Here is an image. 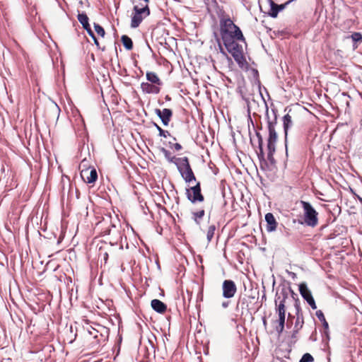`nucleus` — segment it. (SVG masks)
<instances>
[{
    "instance_id": "nucleus-1",
    "label": "nucleus",
    "mask_w": 362,
    "mask_h": 362,
    "mask_svg": "<svg viewBox=\"0 0 362 362\" xmlns=\"http://www.w3.org/2000/svg\"><path fill=\"white\" fill-rule=\"evenodd\" d=\"M296 294L290 288H282L276 295L275 304L279 317H285L286 310H288V317H297L300 315V303L296 298Z\"/></svg>"
},
{
    "instance_id": "nucleus-2",
    "label": "nucleus",
    "mask_w": 362,
    "mask_h": 362,
    "mask_svg": "<svg viewBox=\"0 0 362 362\" xmlns=\"http://www.w3.org/2000/svg\"><path fill=\"white\" fill-rule=\"evenodd\" d=\"M83 329L92 336L93 341L89 344V348L95 351H98L105 345L108 341L110 329L106 326L95 322H90L87 318H81Z\"/></svg>"
},
{
    "instance_id": "nucleus-3",
    "label": "nucleus",
    "mask_w": 362,
    "mask_h": 362,
    "mask_svg": "<svg viewBox=\"0 0 362 362\" xmlns=\"http://www.w3.org/2000/svg\"><path fill=\"white\" fill-rule=\"evenodd\" d=\"M220 33L223 42L232 40H241L242 42L245 43L242 31L229 18L221 19Z\"/></svg>"
},
{
    "instance_id": "nucleus-4",
    "label": "nucleus",
    "mask_w": 362,
    "mask_h": 362,
    "mask_svg": "<svg viewBox=\"0 0 362 362\" xmlns=\"http://www.w3.org/2000/svg\"><path fill=\"white\" fill-rule=\"evenodd\" d=\"M266 106H267L266 105ZM266 117H267V129L269 132V136L267 139V159L272 163L274 164L275 160L274 158V153L276 151V144L277 141V133L275 130V126L277 123V119L276 114L274 115V119L271 120L269 117L268 107L266 110Z\"/></svg>"
},
{
    "instance_id": "nucleus-5",
    "label": "nucleus",
    "mask_w": 362,
    "mask_h": 362,
    "mask_svg": "<svg viewBox=\"0 0 362 362\" xmlns=\"http://www.w3.org/2000/svg\"><path fill=\"white\" fill-rule=\"evenodd\" d=\"M239 41H241V40H232L224 42L223 45L227 51L231 54L239 66L243 68L247 65V62L244 56L243 45L240 44Z\"/></svg>"
},
{
    "instance_id": "nucleus-6",
    "label": "nucleus",
    "mask_w": 362,
    "mask_h": 362,
    "mask_svg": "<svg viewBox=\"0 0 362 362\" xmlns=\"http://www.w3.org/2000/svg\"><path fill=\"white\" fill-rule=\"evenodd\" d=\"M175 164L186 182L196 181V177L187 157L178 158L175 160Z\"/></svg>"
},
{
    "instance_id": "nucleus-7",
    "label": "nucleus",
    "mask_w": 362,
    "mask_h": 362,
    "mask_svg": "<svg viewBox=\"0 0 362 362\" xmlns=\"http://www.w3.org/2000/svg\"><path fill=\"white\" fill-rule=\"evenodd\" d=\"M300 204L303 209L305 223L308 226H316L318 223L317 212L308 202L300 201Z\"/></svg>"
},
{
    "instance_id": "nucleus-8",
    "label": "nucleus",
    "mask_w": 362,
    "mask_h": 362,
    "mask_svg": "<svg viewBox=\"0 0 362 362\" xmlns=\"http://www.w3.org/2000/svg\"><path fill=\"white\" fill-rule=\"evenodd\" d=\"M134 13L132 17L131 27L136 28L140 25L145 17L150 15V9L147 5H145L142 8H139L138 6H134Z\"/></svg>"
},
{
    "instance_id": "nucleus-9",
    "label": "nucleus",
    "mask_w": 362,
    "mask_h": 362,
    "mask_svg": "<svg viewBox=\"0 0 362 362\" xmlns=\"http://www.w3.org/2000/svg\"><path fill=\"white\" fill-rule=\"evenodd\" d=\"M187 199L192 203L204 201V196L201 193L200 183L197 182L194 186L186 189Z\"/></svg>"
},
{
    "instance_id": "nucleus-10",
    "label": "nucleus",
    "mask_w": 362,
    "mask_h": 362,
    "mask_svg": "<svg viewBox=\"0 0 362 362\" xmlns=\"http://www.w3.org/2000/svg\"><path fill=\"white\" fill-rule=\"evenodd\" d=\"M299 291L302 297L307 301L311 308L315 310L317 308L315 301L305 283H302L299 285Z\"/></svg>"
},
{
    "instance_id": "nucleus-11",
    "label": "nucleus",
    "mask_w": 362,
    "mask_h": 362,
    "mask_svg": "<svg viewBox=\"0 0 362 362\" xmlns=\"http://www.w3.org/2000/svg\"><path fill=\"white\" fill-rule=\"evenodd\" d=\"M78 21L82 25L83 28L87 31L88 35L91 37V38L94 40L95 45H98V41L95 36L94 33L90 28V26L88 23V17L85 13H78L77 16Z\"/></svg>"
},
{
    "instance_id": "nucleus-12",
    "label": "nucleus",
    "mask_w": 362,
    "mask_h": 362,
    "mask_svg": "<svg viewBox=\"0 0 362 362\" xmlns=\"http://www.w3.org/2000/svg\"><path fill=\"white\" fill-rule=\"evenodd\" d=\"M223 296L226 298H230L236 293V286L232 280H225L223 283Z\"/></svg>"
},
{
    "instance_id": "nucleus-13",
    "label": "nucleus",
    "mask_w": 362,
    "mask_h": 362,
    "mask_svg": "<svg viewBox=\"0 0 362 362\" xmlns=\"http://www.w3.org/2000/svg\"><path fill=\"white\" fill-rule=\"evenodd\" d=\"M81 176L83 181L87 183H93L98 179V173L94 168L82 170Z\"/></svg>"
},
{
    "instance_id": "nucleus-14",
    "label": "nucleus",
    "mask_w": 362,
    "mask_h": 362,
    "mask_svg": "<svg viewBox=\"0 0 362 362\" xmlns=\"http://www.w3.org/2000/svg\"><path fill=\"white\" fill-rule=\"evenodd\" d=\"M155 113L160 119L163 125H168L173 116V112L170 109L164 108L162 110L160 109H156Z\"/></svg>"
},
{
    "instance_id": "nucleus-15",
    "label": "nucleus",
    "mask_w": 362,
    "mask_h": 362,
    "mask_svg": "<svg viewBox=\"0 0 362 362\" xmlns=\"http://www.w3.org/2000/svg\"><path fill=\"white\" fill-rule=\"evenodd\" d=\"M141 90L146 94H158L160 90V87L148 82H142L141 83Z\"/></svg>"
},
{
    "instance_id": "nucleus-16",
    "label": "nucleus",
    "mask_w": 362,
    "mask_h": 362,
    "mask_svg": "<svg viewBox=\"0 0 362 362\" xmlns=\"http://www.w3.org/2000/svg\"><path fill=\"white\" fill-rule=\"evenodd\" d=\"M265 221L267 222L266 230L271 233L274 231L277 227V222L272 213H267L265 215Z\"/></svg>"
},
{
    "instance_id": "nucleus-17",
    "label": "nucleus",
    "mask_w": 362,
    "mask_h": 362,
    "mask_svg": "<svg viewBox=\"0 0 362 362\" xmlns=\"http://www.w3.org/2000/svg\"><path fill=\"white\" fill-rule=\"evenodd\" d=\"M151 308L159 314H163L167 310V305L158 299H153L151 302Z\"/></svg>"
},
{
    "instance_id": "nucleus-18",
    "label": "nucleus",
    "mask_w": 362,
    "mask_h": 362,
    "mask_svg": "<svg viewBox=\"0 0 362 362\" xmlns=\"http://www.w3.org/2000/svg\"><path fill=\"white\" fill-rule=\"evenodd\" d=\"M286 318H278L275 320H272V325L274 327V329L278 334V336L281 334L284 328Z\"/></svg>"
},
{
    "instance_id": "nucleus-19",
    "label": "nucleus",
    "mask_w": 362,
    "mask_h": 362,
    "mask_svg": "<svg viewBox=\"0 0 362 362\" xmlns=\"http://www.w3.org/2000/svg\"><path fill=\"white\" fill-rule=\"evenodd\" d=\"M267 3L269 7L267 11H264V13L272 18H276L278 16L277 4L274 3V0H267Z\"/></svg>"
},
{
    "instance_id": "nucleus-20",
    "label": "nucleus",
    "mask_w": 362,
    "mask_h": 362,
    "mask_svg": "<svg viewBox=\"0 0 362 362\" xmlns=\"http://www.w3.org/2000/svg\"><path fill=\"white\" fill-rule=\"evenodd\" d=\"M146 76L149 83L156 84L160 87L162 86L163 83L156 73L152 71H147Z\"/></svg>"
},
{
    "instance_id": "nucleus-21",
    "label": "nucleus",
    "mask_w": 362,
    "mask_h": 362,
    "mask_svg": "<svg viewBox=\"0 0 362 362\" xmlns=\"http://www.w3.org/2000/svg\"><path fill=\"white\" fill-rule=\"evenodd\" d=\"M283 126L285 139H286L288 131L293 126L292 117L289 114H286L283 117Z\"/></svg>"
},
{
    "instance_id": "nucleus-22",
    "label": "nucleus",
    "mask_w": 362,
    "mask_h": 362,
    "mask_svg": "<svg viewBox=\"0 0 362 362\" xmlns=\"http://www.w3.org/2000/svg\"><path fill=\"white\" fill-rule=\"evenodd\" d=\"M121 40H122V42L123 43L124 47L127 50H131L133 48L132 40L127 35H122V37H121Z\"/></svg>"
},
{
    "instance_id": "nucleus-23",
    "label": "nucleus",
    "mask_w": 362,
    "mask_h": 362,
    "mask_svg": "<svg viewBox=\"0 0 362 362\" xmlns=\"http://www.w3.org/2000/svg\"><path fill=\"white\" fill-rule=\"evenodd\" d=\"M160 151L163 153L165 158L170 162L175 163V160L177 159L178 158H175V156H172V153L165 149V148H161Z\"/></svg>"
},
{
    "instance_id": "nucleus-24",
    "label": "nucleus",
    "mask_w": 362,
    "mask_h": 362,
    "mask_svg": "<svg viewBox=\"0 0 362 362\" xmlns=\"http://www.w3.org/2000/svg\"><path fill=\"white\" fill-rule=\"evenodd\" d=\"M319 319L322 322V324L323 326V331H322V334L326 337V338L327 339H329V325H328V322L326 321V318H319Z\"/></svg>"
},
{
    "instance_id": "nucleus-25",
    "label": "nucleus",
    "mask_w": 362,
    "mask_h": 362,
    "mask_svg": "<svg viewBox=\"0 0 362 362\" xmlns=\"http://www.w3.org/2000/svg\"><path fill=\"white\" fill-rule=\"evenodd\" d=\"M204 210H200L199 211H197V212H194L193 213V218L194 220V221L199 224V220L202 219L203 218V216H204Z\"/></svg>"
},
{
    "instance_id": "nucleus-26",
    "label": "nucleus",
    "mask_w": 362,
    "mask_h": 362,
    "mask_svg": "<svg viewBox=\"0 0 362 362\" xmlns=\"http://www.w3.org/2000/svg\"><path fill=\"white\" fill-rule=\"evenodd\" d=\"M215 230H216V226L214 225H211L209 227L208 230H207V234H206L208 241L211 240V239L213 238V237L214 235Z\"/></svg>"
},
{
    "instance_id": "nucleus-27",
    "label": "nucleus",
    "mask_w": 362,
    "mask_h": 362,
    "mask_svg": "<svg viewBox=\"0 0 362 362\" xmlns=\"http://www.w3.org/2000/svg\"><path fill=\"white\" fill-rule=\"evenodd\" d=\"M314 358L309 353H305L303 355L299 362H313Z\"/></svg>"
},
{
    "instance_id": "nucleus-28",
    "label": "nucleus",
    "mask_w": 362,
    "mask_h": 362,
    "mask_svg": "<svg viewBox=\"0 0 362 362\" xmlns=\"http://www.w3.org/2000/svg\"><path fill=\"white\" fill-rule=\"evenodd\" d=\"M94 28H95V30L98 33V35H100L101 37H104L105 36V30L99 24L94 23Z\"/></svg>"
},
{
    "instance_id": "nucleus-29",
    "label": "nucleus",
    "mask_w": 362,
    "mask_h": 362,
    "mask_svg": "<svg viewBox=\"0 0 362 362\" xmlns=\"http://www.w3.org/2000/svg\"><path fill=\"white\" fill-rule=\"evenodd\" d=\"M351 37L354 42H362V34L361 33L355 32L351 35Z\"/></svg>"
},
{
    "instance_id": "nucleus-30",
    "label": "nucleus",
    "mask_w": 362,
    "mask_h": 362,
    "mask_svg": "<svg viewBox=\"0 0 362 362\" xmlns=\"http://www.w3.org/2000/svg\"><path fill=\"white\" fill-rule=\"evenodd\" d=\"M154 126L156 127L157 130L159 132V136L163 137H167L170 135V133L168 131L163 130L160 126H158L157 124H154Z\"/></svg>"
},
{
    "instance_id": "nucleus-31",
    "label": "nucleus",
    "mask_w": 362,
    "mask_h": 362,
    "mask_svg": "<svg viewBox=\"0 0 362 362\" xmlns=\"http://www.w3.org/2000/svg\"><path fill=\"white\" fill-rule=\"evenodd\" d=\"M303 318H296L295 328L296 329V332L302 327V325L303 324Z\"/></svg>"
},
{
    "instance_id": "nucleus-32",
    "label": "nucleus",
    "mask_w": 362,
    "mask_h": 362,
    "mask_svg": "<svg viewBox=\"0 0 362 362\" xmlns=\"http://www.w3.org/2000/svg\"><path fill=\"white\" fill-rule=\"evenodd\" d=\"M258 158L259 160L264 159V153L263 150V146H261V147H259V152L257 153Z\"/></svg>"
},
{
    "instance_id": "nucleus-33",
    "label": "nucleus",
    "mask_w": 362,
    "mask_h": 362,
    "mask_svg": "<svg viewBox=\"0 0 362 362\" xmlns=\"http://www.w3.org/2000/svg\"><path fill=\"white\" fill-rule=\"evenodd\" d=\"M256 134H257V137L258 139L259 147H261V146H263V138L259 133L257 132Z\"/></svg>"
},
{
    "instance_id": "nucleus-34",
    "label": "nucleus",
    "mask_w": 362,
    "mask_h": 362,
    "mask_svg": "<svg viewBox=\"0 0 362 362\" xmlns=\"http://www.w3.org/2000/svg\"><path fill=\"white\" fill-rule=\"evenodd\" d=\"M173 147L175 148V149L176 151H180V150L182 149V146L180 144H178V143L174 144H173Z\"/></svg>"
},
{
    "instance_id": "nucleus-35",
    "label": "nucleus",
    "mask_w": 362,
    "mask_h": 362,
    "mask_svg": "<svg viewBox=\"0 0 362 362\" xmlns=\"http://www.w3.org/2000/svg\"><path fill=\"white\" fill-rule=\"evenodd\" d=\"M317 317H324L323 313L321 310L316 311Z\"/></svg>"
},
{
    "instance_id": "nucleus-36",
    "label": "nucleus",
    "mask_w": 362,
    "mask_h": 362,
    "mask_svg": "<svg viewBox=\"0 0 362 362\" xmlns=\"http://www.w3.org/2000/svg\"><path fill=\"white\" fill-rule=\"evenodd\" d=\"M263 324L266 327L267 326V318H262Z\"/></svg>"
},
{
    "instance_id": "nucleus-37",
    "label": "nucleus",
    "mask_w": 362,
    "mask_h": 362,
    "mask_svg": "<svg viewBox=\"0 0 362 362\" xmlns=\"http://www.w3.org/2000/svg\"><path fill=\"white\" fill-rule=\"evenodd\" d=\"M220 48H221V52H222L225 56L228 57V56H227V54L223 51V48H222L221 47H220Z\"/></svg>"
},
{
    "instance_id": "nucleus-38",
    "label": "nucleus",
    "mask_w": 362,
    "mask_h": 362,
    "mask_svg": "<svg viewBox=\"0 0 362 362\" xmlns=\"http://www.w3.org/2000/svg\"><path fill=\"white\" fill-rule=\"evenodd\" d=\"M107 257H108V255H107V252H105V257H104V258H105V261L107 260Z\"/></svg>"
},
{
    "instance_id": "nucleus-39",
    "label": "nucleus",
    "mask_w": 362,
    "mask_h": 362,
    "mask_svg": "<svg viewBox=\"0 0 362 362\" xmlns=\"http://www.w3.org/2000/svg\"><path fill=\"white\" fill-rule=\"evenodd\" d=\"M287 319H288V320H287V322H286V323H287V325H288V323L290 322H289V321H290V320H293V318H287Z\"/></svg>"
},
{
    "instance_id": "nucleus-40",
    "label": "nucleus",
    "mask_w": 362,
    "mask_h": 362,
    "mask_svg": "<svg viewBox=\"0 0 362 362\" xmlns=\"http://www.w3.org/2000/svg\"><path fill=\"white\" fill-rule=\"evenodd\" d=\"M165 99H166V100H170V98L168 95H167V96L165 97Z\"/></svg>"
},
{
    "instance_id": "nucleus-41",
    "label": "nucleus",
    "mask_w": 362,
    "mask_h": 362,
    "mask_svg": "<svg viewBox=\"0 0 362 362\" xmlns=\"http://www.w3.org/2000/svg\"><path fill=\"white\" fill-rule=\"evenodd\" d=\"M199 319H200V318H198V321H199V322L200 325H201V326H202V322L201 321H199Z\"/></svg>"
},
{
    "instance_id": "nucleus-42",
    "label": "nucleus",
    "mask_w": 362,
    "mask_h": 362,
    "mask_svg": "<svg viewBox=\"0 0 362 362\" xmlns=\"http://www.w3.org/2000/svg\"><path fill=\"white\" fill-rule=\"evenodd\" d=\"M361 202L362 203V199H361Z\"/></svg>"
}]
</instances>
